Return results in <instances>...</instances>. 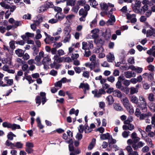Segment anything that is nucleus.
Masks as SVG:
<instances>
[{
  "instance_id": "f257e3e1",
  "label": "nucleus",
  "mask_w": 155,
  "mask_h": 155,
  "mask_svg": "<svg viewBox=\"0 0 155 155\" xmlns=\"http://www.w3.org/2000/svg\"><path fill=\"white\" fill-rule=\"evenodd\" d=\"M2 126L4 127L11 128L12 130H15L16 129L21 128L19 125L16 124H12L7 122H5L2 124Z\"/></svg>"
},
{
  "instance_id": "f03ea898",
  "label": "nucleus",
  "mask_w": 155,
  "mask_h": 155,
  "mask_svg": "<svg viewBox=\"0 0 155 155\" xmlns=\"http://www.w3.org/2000/svg\"><path fill=\"white\" fill-rule=\"evenodd\" d=\"M121 82L118 81L117 82L116 85L117 88L126 94H128L129 91V88L122 86Z\"/></svg>"
},
{
  "instance_id": "7ed1b4c3",
  "label": "nucleus",
  "mask_w": 155,
  "mask_h": 155,
  "mask_svg": "<svg viewBox=\"0 0 155 155\" xmlns=\"http://www.w3.org/2000/svg\"><path fill=\"white\" fill-rule=\"evenodd\" d=\"M44 52L43 51H40L38 55L35 56V60L36 62V64L38 66H40L42 65V63L41 61V59L43 57L44 55Z\"/></svg>"
},
{
  "instance_id": "20e7f679",
  "label": "nucleus",
  "mask_w": 155,
  "mask_h": 155,
  "mask_svg": "<svg viewBox=\"0 0 155 155\" xmlns=\"http://www.w3.org/2000/svg\"><path fill=\"white\" fill-rule=\"evenodd\" d=\"M34 147L33 144L30 142H27L26 143V151L28 154L32 153L33 151L32 148Z\"/></svg>"
},
{
  "instance_id": "39448f33",
  "label": "nucleus",
  "mask_w": 155,
  "mask_h": 155,
  "mask_svg": "<svg viewBox=\"0 0 155 155\" xmlns=\"http://www.w3.org/2000/svg\"><path fill=\"white\" fill-rule=\"evenodd\" d=\"M102 35L106 40L109 39L111 36V31L109 29L106 30L103 33Z\"/></svg>"
},
{
  "instance_id": "423d86ee",
  "label": "nucleus",
  "mask_w": 155,
  "mask_h": 155,
  "mask_svg": "<svg viewBox=\"0 0 155 155\" xmlns=\"http://www.w3.org/2000/svg\"><path fill=\"white\" fill-rule=\"evenodd\" d=\"M51 61V59L47 57H45L42 61V64L44 65V68L46 69L48 67V66Z\"/></svg>"
},
{
  "instance_id": "0eeeda50",
  "label": "nucleus",
  "mask_w": 155,
  "mask_h": 155,
  "mask_svg": "<svg viewBox=\"0 0 155 155\" xmlns=\"http://www.w3.org/2000/svg\"><path fill=\"white\" fill-rule=\"evenodd\" d=\"M53 59L54 60V62L51 64V66L52 68L58 69V57L57 55H55Z\"/></svg>"
},
{
  "instance_id": "6e6552de",
  "label": "nucleus",
  "mask_w": 155,
  "mask_h": 155,
  "mask_svg": "<svg viewBox=\"0 0 155 155\" xmlns=\"http://www.w3.org/2000/svg\"><path fill=\"white\" fill-rule=\"evenodd\" d=\"M79 88L84 89L83 90L84 94H86V91L89 90L90 88L88 84L82 83H81L79 86Z\"/></svg>"
},
{
  "instance_id": "1a4fd4ad",
  "label": "nucleus",
  "mask_w": 155,
  "mask_h": 155,
  "mask_svg": "<svg viewBox=\"0 0 155 155\" xmlns=\"http://www.w3.org/2000/svg\"><path fill=\"white\" fill-rule=\"evenodd\" d=\"M124 75L126 78H130L132 77H135L136 74L132 71H127L124 72Z\"/></svg>"
},
{
  "instance_id": "9d476101",
  "label": "nucleus",
  "mask_w": 155,
  "mask_h": 155,
  "mask_svg": "<svg viewBox=\"0 0 155 155\" xmlns=\"http://www.w3.org/2000/svg\"><path fill=\"white\" fill-rule=\"evenodd\" d=\"M115 21V18L114 15H110V18L106 22V24L107 26L112 25Z\"/></svg>"
},
{
  "instance_id": "9b49d317",
  "label": "nucleus",
  "mask_w": 155,
  "mask_h": 155,
  "mask_svg": "<svg viewBox=\"0 0 155 155\" xmlns=\"http://www.w3.org/2000/svg\"><path fill=\"white\" fill-rule=\"evenodd\" d=\"M21 69L24 72V74L25 75L29 73V66L28 64L26 63L25 61L22 64Z\"/></svg>"
},
{
  "instance_id": "f8f14e48",
  "label": "nucleus",
  "mask_w": 155,
  "mask_h": 155,
  "mask_svg": "<svg viewBox=\"0 0 155 155\" xmlns=\"http://www.w3.org/2000/svg\"><path fill=\"white\" fill-rule=\"evenodd\" d=\"M5 83L6 84H4L5 85L3 86L5 87L8 86L12 85L13 83V81L12 79H9L8 77H5L4 79Z\"/></svg>"
},
{
  "instance_id": "ddd939ff",
  "label": "nucleus",
  "mask_w": 155,
  "mask_h": 155,
  "mask_svg": "<svg viewBox=\"0 0 155 155\" xmlns=\"http://www.w3.org/2000/svg\"><path fill=\"white\" fill-rule=\"evenodd\" d=\"M150 29L147 30V37H149L153 35L155 37V29L152 27H150Z\"/></svg>"
},
{
  "instance_id": "4468645a",
  "label": "nucleus",
  "mask_w": 155,
  "mask_h": 155,
  "mask_svg": "<svg viewBox=\"0 0 155 155\" xmlns=\"http://www.w3.org/2000/svg\"><path fill=\"white\" fill-rule=\"evenodd\" d=\"M111 138V135H110L109 133H107L105 134H101L100 135V138L102 140H105Z\"/></svg>"
},
{
  "instance_id": "2eb2a0df",
  "label": "nucleus",
  "mask_w": 155,
  "mask_h": 155,
  "mask_svg": "<svg viewBox=\"0 0 155 155\" xmlns=\"http://www.w3.org/2000/svg\"><path fill=\"white\" fill-rule=\"evenodd\" d=\"M106 57L107 60L109 62H111L115 59L114 55L111 53H110L107 54Z\"/></svg>"
},
{
  "instance_id": "dca6fc26",
  "label": "nucleus",
  "mask_w": 155,
  "mask_h": 155,
  "mask_svg": "<svg viewBox=\"0 0 155 155\" xmlns=\"http://www.w3.org/2000/svg\"><path fill=\"white\" fill-rule=\"evenodd\" d=\"M16 54L18 57H22L24 53V51L20 49H18L15 51Z\"/></svg>"
},
{
  "instance_id": "f3484780",
  "label": "nucleus",
  "mask_w": 155,
  "mask_h": 155,
  "mask_svg": "<svg viewBox=\"0 0 155 155\" xmlns=\"http://www.w3.org/2000/svg\"><path fill=\"white\" fill-rule=\"evenodd\" d=\"M53 46L54 47L51 49V52L53 54H55L57 52V49L58 47V44L57 43L54 44Z\"/></svg>"
},
{
  "instance_id": "a211bd4d",
  "label": "nucleus",
  "mask_w": 155,
  "mask_h": 155,
  "mask_svg": "<svg viewBox=\"0 0 155 155\" xmlns=\"http://www.w3.org/2000/svg\"><path fill=\"white\" fill-rule=\"evenodd\" d=\"M94 43L97 46L102 45L103 44V41L101 38H98L95 39L94 40Z\"/></svg>"
},
{
  "instance_id": "6ab92c4d",
  "label": "nucleus",
  "mask_w": 155,
  "mask_h": 155,
  "mask_svg": "<svg viewBox=\"0 0 155 155\" xmlns=\"http://www.w3.org/2000/svg\"><path fill=\"white\" fill-rule=\"evenodd\" d=\"M113 95L116 97L121 98L122 97L121 92L118 90H116L113 92Z\"/></svg>"
},
{
  "instance_id": "aec40b11",
  "label": "nucleus",
  "mask_w": 155,
  "mask_h": 155,
  "mask_svg": "<svg viewBox=\"0 0 155 155\" xmlns=\"http://www.w3.org/2000/svg\"><path fill=\"white\" fill-rule=\"evenodd\" d=\"M130 101L133 103L137 104L138 103V98L135 95H132L130 97Z\"/></svg>"
},
{
  "instance_id": "412c9836",
  "label": "nucleus",
  "mask_w": 155,
  "mask_h": 155,
  "mask_svg": "<svg viewBox=\"0 0 155 155\" xmlns=\"http://www.w3.org/2000/svg\"><path fill=\"white\" fill-rule=\"evenodd\" d=\"M147 104L142 105H138L137 107L142 110V112H145L147 111Z\"/></svg>"
},
{
  "instance_id": "4be33fe9",
  "label": "nucleus",
  "mask_w": 155,
  "mask_h": 155,
  "mask_svg": "<svg viewBox=\"0 0 155 155\" xmlns=\"http://www.w3.org/2000/svg\"><path fill=\"white\" fill-rule=\"evenodd\" d=\"M109 105L112 104L114 102L113 97L111 95H109L106 99Z\"/></svg>"
},
{
  "instance_id": "5701e85b",
  "label": "nucleus",
  "mask_w": 155,
  "mask_h": 155,
  "mask_svg": "<svg viewBox=\"0 0 155 155\" xmlns=\"http://www.w3.org/2000/svg\"><path fill=\"white\" fill-rule=\"evenodd\" d=\"M125 107L126 108L127 110L130 114H132L134 112V109L133 108V107L130 104H129L127 105Z\"/></svg>"
},
{
  "instance_id": "b1692460",
  "label": "nucleus",
  "mask_w": 155,
  "mask_h": 155,
  "mask_svg": "<svg viewBox=\"0 0 155 155\" xmlns=\"http://www.w3.org/2000/svg\"><path fill=\"white\" fill-rule=\"evenodd\" d=\"M64 1H67L66 5L67 6H74L76 3V1L73 0H64Z\"/></svg>"
},
{
  "instance_id": "393cba45",
  "label": "nucleus",
  "mask_w": 155,
  "mask_h": 155,
  "mask_svg": "<svg viewBox=\"0 0 155 155\" xmlns=\"http://www.w3.org/2000/svg\"><path fill=\"white\" fill-rule=\"evenodd\" d=\"M40 95L42 97V104L43 105L46 101V94L45 92H41L40 93Z\"/></svg>"
},
{
  "instance_id": "a878e982",
  "label": "nucleus",
  "mask_w": 155,
  "mask_h": 155,
  "mask_svg": "<svg viewBox=\"0 0 155 155\" xmlns=\"http://www.w3.org/2000/svg\"><path fill=\"white\" fill-rule=\"evenodd\" d=\"M47 10V8L46 7L45 4L42 5L38 8V11L39 13L43 12Z\"/></svg>"
},
{
  "instance_id": "bb28decb",
  "label": "nucleus",
  "mask_w": 155,
  "mask_h": 155,
  "mask_svg": "<svg viewBox=\"0 0 155 155\" xmlns=\"http://www.w3.org/2000/svg\"><path fill=\"white\" fill-rule=\"evenodd\" d=\"M95 141L96 139H95L94 138L93 139L88 147V150H91L93 148L95 143Z\"/></svg>"
},
{
  "instance_id": "cd10ccee",
  "label": "nucleus",
  "mask_w": 155,
  "mask_h": 155,
  "mask_svg": "<svg viewBox=\"0 0 155 155\" xmlns=\"http://www.w3.org/2000/svg\"><path fill=\"white\" fill-rule=\"evenodd\" d=\"M79 15L83 16H86L87 14V12L85 11L83 8H81L79 12Z\"/></svg>"
},
{
  "instance_id": "c85d7f7f",
  "label": "nucleus",
  "mask_w": 155,
  "mask_h": 155,
  "mask_svg": "<svg viewBox=\"0 0 155 155\" xmlns=\"http://www.w3.org/2000/svg\"><path fill=\"white\" fill-rule=\"evenodd\" d=\"M32 49L33 51V55L35 56L37 55L39 51V48H37L35 45H33L32 47Z\"/></svg>"
},
{
  "instance_id": "c756f323",
  "label": "nucleus",
  "mask_w": 155,
  "mask_h": 155,
  "mask_svg": "<svg viewBox=\"0 0 155 155\" xmlns=\"http://www.w3.org/2000/svg\"><path fill=\"white\" fill-rule=\"evenodd\" d=\"M100 5L101 9L103 10H107L108 7V5L105 2L101 3Z\"/></svg>"
},
{
  "instance_id": "7c9ffc66",
  "label": "nucleus",
  "mask_w": 155,
  "mask_h": 155,
  "mask_svg": "<svg viewBox=\"0 0 155 155\" xmlns=\"http://www.w3.org/2000/svg\"><path fill=\"white\" fill-rule=\"evenodd\" d=\"M67 79L65 77H64L59 81V87L61 88L62 85V83H65L67 82Z\"/></svg>"
},
{
  "instance_id": "2f4dec72",
  "label": "nucleus",
  "mask_w": 155,
  "mask_h": 155,
  "mask_svg": "<svg viewBox=\"0 0 155 155\" xmlns=\"http://www.w3.org/2000/svg\"><path fill=\"white\" fill-rule=\"evenodd\" d=\"M114 109L117 111H122L123 108L119 104H115L114 105Z\"/></svg>"
},
{
  "instance_id": "473e14b6",
  "label": "nucleus",
  "mask_w": 155,
  "mask_h": 155,
  "mask_svg": "<svg viewBox=\"0 0 155 155\" xmlns=\"http://www.w3.org/2000/svg\"><path fill=\"white\" fill-rule=\"evenodd\" d=\"M65 35H70L71 28L70 26L66 27L64 28Z\"/></svg>"
},
{
  "instance_id": "72a5a7b5",
  "label": "nucleus",
  "mask_w": 155,
  "mask_h": 155,
  "mask_svg": "<svg viewBox=\"0 0 155 155\" xmlns=\"http://www.w3.org/2000/svg\"><path fill=\"white\" fill-rule=\"evenodd\" d=\"M71 37V35H65L64 39L63 40L64 43L68 42L70 41Z\"/></svg>"
},
{
  "instance_id": "f704fd0d",
  "label": "nucleus",
  "mask_w": 155,
  "mask_h": 155,
  "mask_svg": "<svg viewBox=\"0 0 155 155\" xmlns=\"http://www.w3.org/2000/svg\"><path fill=\"white\" fill-rule=\"evenodd\" d=\"M89 1L90 2V5L94 8H95L96 6L98 4L95 0H89Z\"/></svg>"
},
{
  "instance_id": "c9c22d12",
  "label": "nucleus",
  "mask_w": 155,
  "mask_h": 155,
  "mask_svg": "<svg viewBox=\"0 0 155 155\" xmlns=\"http://www.w3.org/2000/svg\"><path fill=\"white\" fill-rule=\"evenodd\" d=\"M36 35L35 36V38L36 39H38L41 38L42 37V35L40 34L41 31L40 30L38 29L36 31Z\"/></svg>"
},
{
  "instance_id": "e433bc0d",
  "label": "nucleus",
  "mask_w": 155,
  "mask_h": 155,
  "mask_svg": "<svg viewBox=\"0 0 155 155\" xmlns=\"http://www.w3.org/2000/svg\"><path fill=\"white\" fill-rule=\"evenodd\" d=\"M138 92V89L137 88H135L134 87H132L130 88V93L131 94L136 93Z\"/></svg>"
},
{
  "instance_id": "4c0bfd02",
  "label": "nucleus",
  "mask_w": 155,
  "mask_h": 155,
  "mask_svg": "<svg viewBox=\"0 0 155 155\" xmlns=\"http://www.w3.org/2000/svg\"><path fill=\"white\" fill-rule=\"evenodd\" d=\"M122 102L124 107L130 104L129 101L127 97L123 98L122 100Z\"/></svg>"
},
{
  "instance_id": "58836bf2",
  "label": "nucleus",
  "mask_w": 155,
  "mask_h": 155,
  "mask_svg": "<svg viewBox=\"0 0 155 155\" xmlns=\"http://www.w3.org/2000/svg\"><path fill=\"white\" fill-rule=\"evenodd\" d=\"M148 6L147 5H143L140 9L141 12L142 13H144L145 12L147 11L148 9Z\"/></svg>"
},
{
  "instance_id": "ea45409f",
  "label": "nucleus",
  "mask_w": 155,
  "mask_h": 155,
  "mask_svg": "<svg viewBox=\"0 0 155 155\" xmlns=\"http://www.w3.org/2000/svg\"><path fill=\"white\" fill-rule=\"evenodd\" d=\"M0 5L2 7L5 9H9L10 8V5L4 2H2L0 3Z\"/></svg>"
},
{
  "instance_id": "a19ab883",
  "label": "nucleus",
  "mask_w": 155,
  "mask_h": 155,
  "mask_svg": "<svg viewBox=\"0 0 155 155\" xmlns=\"http://www.w3.org/2000/svg\"><path fill=\"white\" fill-rule=\"evenodd\" d=\"M45 5L47 8V9L50 8H53L54 7V5L51 2H46Z\"/></svg>"
},
{
  "instance_id": "79ce46f5",
  "label": "nucleus",
  "mask_w": 155,
  "mask_h": 155,
  "mask_svg": "<svg viewBox=\"0 0 155 155\" xmlns=\"http://www.w3.org/2000/svg\"><path fill=\"white\" fill-rule=\"evenodd\" d=\"M62 11V9L61 8L59 7V14L60 13V15H61V16L59 15V20H62L65 17L64 15L61 14V12Z\"/></svg>"
},
{
  "instance_id": "37998d69",
  "label": "nucleus",
  "mask_w": 155,
  "mask_h": 155,
  "mask_svg": "<svg viewBox=\"0 0 155 155\" xmlns=\"http://www.w3.org/2000/svg\"><path fill=\"white\" fill-rule=\"evenodd\" d=\"M16 61L18 64L19 65H21L25 62L24 61L22 60L21 59L19 58H16Z\"/></svg>"
},
{
  "instance_id": "c03bdc74",
  "label": "nucleus",
  "mask_w": 155,
  "mask_h": 155,
  "mask_svg": "<svg viewBox=\"0 0 155 155\" xmlns=\"http://www.w3.org/2000/svg\"><path fill=\"white\" fill-rule=\"evenodd\" d=\"M86 2L85 0H78L77 3V4L78 6L80 5L83 6L85 5Z\"/></svg>"
},
{
  "instance_id": "a18cd8bd",
  "label": "nucleus",
  "mask_w": 155,
  "mask_h": 155,
  "mask_svg": "<svg viewBox=\"0 0 155 155\" xmlns=\"http://www.w3.org/2000/svg\"><path fill=\"white\" fill-rule=\"evenodd\" d=\"M99 47L97 48L96 50V53H99L102 52L104 51L103 48L102 47V45L99 46Z\"/></svg>"
},
{
  "instance_id": "49530a36",
  "label": "nucleus",
  "mask_w": 155,
  "mask_h": 155,
  "mask_svg": "<svg viewBox=\"0 0 155 155\" xmlns=\"http://www.w3.org/2000/svg\"><path fill=\"white\" fill-rule=\"evenodd\" d=\"M91 54V52L89 50V49H87L85 50V53L84 56L86 57H89Z\"/></svg>"
},
{
  "instance_id": "de8ad7c7",
  "label": "nucleus",
  "mask_w": 155,
  "mask_h": 155,
  "mask_svg": "<svg viewBox=\"0 0 155 155\" xmlns=\"http://www.w3.org/2000/svg\"><path fill=\"white\" fill-rule=\"evenodd\" d=\"M25 79L28 81L29 84H30L34 82V80L32 79L30 75H26Z\"/></svg>"
},
{
  "instance_id": "09e8293b",
  "label": "nucleus",
  "mask_w": 155,
  "mask_h": 155,
  "mask_svg": "<svg viewBox=\"0 0 155 155\" xmlns=\"http://www.w3.org/2000/svg\"><path fill=\"white\" fill-rule=\"evenodd\" d=\"M74 69L76 73L78 74L80 73L82 71L81 68L79 67H74Z\"/></svg>"
},
{
  "instance_id": "8fccbe9b",
  "label": "nucleus",
  "mask_w": 155,
  "mask_h": 155,
  "mask_svg": "<svg viewBox=\"0 0 155 155\" xmlns=\"http://www.w3.org/2000/svg\"><path fill=\"white\" fill-rule=\"evenodd\" d=\"M22 57V59L24 60L25 61L29 59L30 58V56L27 53H25V54H24Z\"/></svg>"
},
{
  "instance_id": "3c124183",
  "label": "nucleus",
  "mask_w": 155,
  "mask_h": 155,
  "mask_svg": "<svg viewBox=\"0 0 155 155\" xmlns=\"http://www.w3.org/2000/svg\"><path fill=\"white\" fill-rule=\"evenodd\" d=\"M128 63L129 64H133L135 63L134 59L133 57H130L127 60Z\"/></svg>"
},
{
  "instance_id": "603ef678",
  "label": "nucleus",
  "mask_w": 155,
  "mask_h": 155,
  "mask_svg": "<svg viewBox=\"0 0 155 155\" xmlns=\"http://www.w3.org/2000/svg\"><path fill=\"white\" fill-rule=\"evenodd\" d=\"M79 8V6L77 4V5L74 6L72 9V10L75 13H77Z\"/></svg>"
},
{
  "instance_id": "864d4df0",
  "label": "nucleus",
  "mask_w": 155,
  "mask_h": 155,
  "mask_svg": "<svg viewBox=\"0 0 155 155\" xmlns=\"http://www.w3.org/2000/svg\"><path fill=\"white\" fill-rule=\"evenodd\" d=\"M130 133V132L129 131H124L122 133V136L124 138H127L128 136Z\"/></svg>"
},
{
  "instance_id": "5fc2aeb1",
  "label": "nucleus",
  "mask_w": 155,
  "mask_h": 155,
  "mask_svg": "<svg viewBox=\"0 0 155 155\" xmlns=\"http://www.w3.org/2000/svg\"><path fill=\"white\" fill-rule=\"evenodd\" d=\"M107 80L109 82L113 83L115 81V78L113 76H110L107 78Z\"/></svg>"
},
{
  "instance_id": "6e6d98bb",
  "label": "nucleus",
  "mask_w": 155,
  "mask_h": 155,
  "mask_svg": "<svg viewBox=\"0 0 155 155\" xmlns=\"http://www.w3.org/2000/svg\"><path fill=\"white\" fill-rule=\"evenodd\" d=\"M154 95L153 94H150L148 97V99L150 101H153L154 100Z\"/></svg>"
},
{
  "instance_id": "4d7b16f0",
  "label": "nucleus",
  "mask_w": 155,
  "mask_h": 155,
  "mask_svg": "<svg viewBox=\"0 0 155 155\" xmlns=\"http://www.w3.org/2000/svg\"><path fill=\"white\" fill-rule=\"evenodd\" d=\"M83 76L85 78H88L89 77V73L88 71H84L83 73Z\"/></svg>"
},
{
  "instance_id": "13d9d810",
  "label": "nucleus",
  "mask_w": 155,
  "mask_h": 155,
  "mask_svg": "<svg viewBox=\"0 0 155 155\" xmlns=\"http://www.w3.org/2000/svg\"><path fill=\"white\" fill-rule=\"evenodd\" d=\"M116 142V140L112 138V136H111V138H110L109 139L108 142L109 144H114Z\"/></svg>"
},
{
  "instance_id": "bf43d9fd",
  "label": "nucleus",
  "mask_w": 155,
  "mask_h": 155,
  "mask_svg": "<svg viewBox=\"0 0 155 155\" xmlns=\"http://www.w3.org/2000/svg\"><path fill=\"white\" fill-rule=\"evenodd\" d=\"M22 144L20 142H17L15 144V146L18 148H22Z\"/></svg>"
},
{
  "instance_id": "052dcab7",
  "label": "nucleus",
  "mask_w": 155,
  "mask_h": 155,
  "mask_svg": "<svg viewBox=\"0 0 155 155\" xmlns=\"http://www.w3.org/2000/svg\"><path fill=\"white\" fill-rule=\"evenodd\" d=\"M130 84V81L127 80H124L123 84L126 86H128Z\"/></svg>"
},
{
  "instance_id": "680f3d73",
  "label": "nucleus",
  "mask_w": 155,
  "mask_h": 155,
  "mask_svg": "<svg viewBox=\"0 0 155 155\" xmlns=\"http://www.w3.org/2000/svg\"><path fill=\"white\" fill-rule=\"evenodd\" d=\"M82 49L85 50L88 49V47L87 48V47H88L87 43L86 42H83L82 43Z\"/></svg>"
},
{
  "instance_id": "e2e57ef3",
  "label": "nucleus",
  "mask_w": 155,
  "mask_h": 155,
  "mask_svg": "<svg viewBox=\"0 0 155 155\" xmlns=\"http://www.w3.org/2000/svg\"><path fill=\"white\" fill-rule=\"evenodd\" d=\"M126 149L128 151L129 153H131L133 151V149L131 146L129 145L126 147Z\"/></svg>"
},
{
  "instance_id": "0e129e2a",
  "label": "nucleus",
  "mask_w": 155,
  "mask_h": 155,
  "mask_svg": "<svg viewBox=\"0 0 155 155\" xmlns=\"http://www.w3.org/2000/svg\"><path fill=\"white\" fill-rule=\"evenodd\" d=\"M36 103L38 104L37 106H39L41 103V97L40 96H37L36 98Z\"/></svg>"
},
{
  "instance_id": "69168bd1",
  "label": "nucleus",
  "mask_w": 155,
  "mask_h": 155,
  "mask_svg": "<svg viewBox=\"0 0 155 155\" xmlns=\"http://www.w3.org/2000/svg\"><path fill=\"white\" fill-rule=\"evenodd\" d=\"M96 61H95V62H92L91 63V64L90 65V66L89 68L90 70H92L93 69H94L96 65Z\"/></svg>"
},
{
  "instance_id": "338daca9",
  "label": "nucleus",
  "mask_w": 155,
  "mask_h": 155,
  "mask_svg": "<svg viewBox=\"0 0 155 155\" xmlns=\"http://www.w3.org/2000/svg\"><path fill=\"white\" fill-rule=\"evenodd\" d=\"M141 112L140 109L139 108H137L135 112V115L137 117H139L140 115Z\"/></svg>"
},
{
  "instance_id": "774afa93",
  "label": "nucleus",
  "mask_w": 155,
  "mask_h": 155,
  "mask_svg": "<svg viewBox=\"0 0 155 155\" xmlns=\"http://www.w3.org/2000/svg\"><path fill=\"white\" fill-rule=\"evenodd\" d=\"M85 128L82 124H81L79 125V129H78L79 131L81 133H83L84 130Z\"/></svg>"
}]
</instances>
